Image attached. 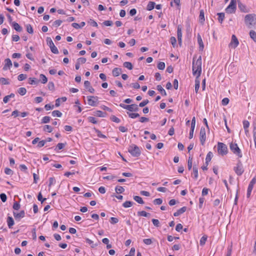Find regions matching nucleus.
I'll return each mask as SVG.
<instances>
[{
	"label": "nucleus",
	"mask_w": 256,
	"mask_h": 256,
	"mask_svg": "<svg viewBox=\"0 0 256 256\" xmlns=\"http://www.w3.org/2000/svg\"><path fill=\"white\" fill-rule=\"evenodd\" d=\"M149 102V101L148 100H143L142 102H140L139 104V106L140 107H144Z\"/></svg>",
	"instance_id": "680f3d73"
},
{
	"label": "nucleus",
	"mask_w": 256,
	"mask_h": 256,
	"mask_svg": "<svg viewBox=\"0 0 256 256\" xmlns=\"http://www.w3.org/2000/svg\"><path fill=\"white\" fill-rule=\"evenodd\" d=\"M170 42L174 48H175L176 45V40L175 37L172 36L170 38Z\"/></svg>",
	"instance_id": "37998d69"
},
{
	"label": "nucleus",
	"mask_w": 256,
	"mask_h": 256,
	"mask_svg": "<svg viewBox=\"0 0 256 256\" xmlns=\"http://www.w3.org/2000/svg\"><path fill=\"white\" fill-rule=\"evenodd\" d=\"M138 216L148 217L150 215V213H148V212H145V211L142 210V211L138 212Z\"/></svg>",
	"instance_id": "7c9ffc66"
},
{
	"label": "nucleus",
	"mask_w": 256,
	"mask_h": 256,
	"mask_svg": "<svg viewBox=\"0 0 256 256\" xmlns=\"http://www.w3.org/2000/svg\"><path fill=\"white\" fill-rule=\"evenodd\" d=\"M236 0H231L230 4L226 8V12L228 14H233L236 12Z\"/></svg>",
	"instance_id": "20e7f679"
},
{
	"label": "nucleus",
	"mask_w": 256,
	"mask_h": 256,
	"mask_svg": "<svg viewBox=\"0 0 256 256\" xmlns=\"http://www.w3.org/2000/svg\"><path fill=\"white\" fill-rule=\"evenodd\" d=\"M256 183V177H254L250 182L249 184V186H251L252 187H254V186Z\"/></svg>",
	"instance_id": "774afa93"
},
{
	"label": "nucleus",
	"mask_w": 256,
	"mask_h": 256,
	"mask_svg": "<svg viewBox=\"0 0 256 256\" xmlns=\"http://www.w3.org/2000/svg\"><path fill=\"white\" fill-rule=\"evenodd\" d=\"M12 26L16 31L18 32H20L22 30V27L16 22H12Z\"/></svg>",
	"instance_id": "6ab92c4d"
},
{
	"label": "nucleus",
	"mask_w": 256,
	"mask_h": 256,
	"mask_svg": "<svg viewBox=\"0 0 256 256\" xmlns=\"http://www.w3.org/2000/svg\"><path fill=\"white\" fill-rule=\"evenodd\" d=\"M88 122L92 123V124H96L98 121L93 116H89L88 118Z\"/></svg>",
	"instance_id": "5fc2aeb1"
},
{
	"label": "nucleus",
	"mask_w": 256,
	"mask_h": 256,
	"mask_svg": "<svg viewBox=\"0 0 256 256\" xmlns=\"http://www.w3.org/2000/svg\"><path fill=\"white\" fill-rule=\"evenodd\" d=\"M196 56L193 58L192 70V74L194 76L198 74L200 76L202 72V56H200L195 62Z\"/></svg>",
	"instance_id": "f257e3e1"
},
{
	"label": "nucleus",
	"mask_w": 256,
	"mask_h": 256,
	"mask_svg": "<svg viewBox=\"0 0 256 256\" xmlns=\"http://www.w3.org/2000/svg\"><path fill=\"white\" fill-rule=\"evenodd\" d=\"M208 236L206 235H204L200 240V244L201 246H204L207 240Z\"/></svg>",
	"instance_id": "c9c22d12"
},
{
	"label": "nucleus",
	"mask_w": 256,
	"mask_h": 256,
	"mask_svg": "<svg viewBox=\"0 0 256 256\" xmlns=\"http://www.w3.org/2000/svg\"><path fill=\"white\" fill-rule=\"evenodd\" d=\"M38 199L39 201H40L42 203L44 202L46 199V198H43L42 193L39 192L38 196Z\"/></svg>",
	"instance_id": "13d9d810"
},
{
	"label": "nucleus",
	"mask_w": 256,
	"mask_h": 256,
	"mask_svg": "<svg viewBox=\"0 0 256 256\" xmlns=\"http://www.w3.org/2000/svg\"><path fill=\"white\" fill-rule=\"evenodd\" d=\"M133 204V202L131 201H126L122 204L124 208H127L132 206Z\"/></svg>",
	"instance_id": "ea45409f"
},
{
	"label": "nucleus",
	"mask_w": 256,
	"mask_h": 256,
	"mask_svg": "<svg viewBox=\"0 0 256 256\" xmlns=\"http://www.w3.org/2000/svg\"><path fill=\"white\" fill-rule=\"evenodd\" d=\"M155 4H156L154 2H150L147 5L146 10H153L154 8Z\"/></svg>",
	"instance_id": "bb28decb"
},
{
	"label": "nucleus",
	"mask_w": 256,
	"mask_h": 256,
	"mask_svg": "<svg viewBox=\"0 0 256 256\" xmlns=\"http://www.w3.org/2000/svg\"><path fill=\"white\" fill-rule=\"evenodd\" d=\"M62 22L61 20H56L53 22L52 26L58 27V26H60L62 24Z\"/></svg>",
	"instance_id": "4d7b16f0"
},
{
	"label": "nucleus",
	"mask_w": 256,
	"mask_h": 256,
	"mask_svg": "<svg viewBox=\"0 0 256 256\" xmlns=\"http://www.w3.org/2000/svg\"><path fill=\"white\" fill-rule=\"evenodd\" d=\"M4 66L2 68L4 70H10L12 66V64L11 60L9 58H7L4 60Z\"/></svg>",
	"instance_id": "ddd939ff"
},
{
	"label": "nucleus",
	"mask_w": 256,
	"mask_h": 256,
	"mask_svg": "<svg viewBox=\"0 0 256 256\" xmlns=\"http://www.w3.org/2000/svg\"><path fill=\"white\" fill-rule=\"evenodd\" d=\"M234 170L238 176H241L243 174L244 170L240 161L239 160L236 166L234 168Z\"/></svg>",
	"instance_id": "1a4fd4ad"
},
{
	"label": "nucleus",
	"mask_w": 256,
	"mask_h": 256,
	"mask_svg": "<svg viewBox=\"0 0 256 256\" xmlns=\"http://www.w3.org/2000/svg\"><path fill=\"white\" fill-rule=\"evenodd\" d=\"M0 198L2 202H6L7 200V196L5 194L2 193L0 194Z\"/></svg>",
	"instance_id": "052dcab7"
},
{
	"label": "nucleus",
	"mask_w": 256,
	"mask_h": 256,
	"mask_svg": "<svg viewBox=\"0 0 256 256\" xmlns=\"http://www.w3.org/2000/svg\"><path fill=\"white\" fill-rule=\"evenodd\" d=\"M8 226L10 228H12L14 224V220L12 217L8 216L7 218Z\"/></svg>",
	"instance_id": "4be33fe9"
},
{
	"label": "nucleus",
	"mask_w": 256,
	"mask_h": 256,
	"mask_svg": "<svg viewBox=\"0 0 256 256\" xmlns=\"http://www.w3.org/2000/svg\"><path fill=\"white\" fill-rule=\"evenodd\" d=\"M106 26H112L113 24V22L112 20H105L102 23Z\"/></svg>",
	"instance_id": "69168bd1"
},
{
	"label": "nucleus",
	"mask_w": 256,
	"mask_h": 256,
	"mask_svg": "<svg viewBox=\"0 0 256 256\" xmlns=\"http://www.w3.org/2000/svg\"><path fill=\"white\" fill-rule=\"evenodd\" d=\"M154 225L156 227L160 226V222L157 219H152V220Z\"/></svg>",
	"instance_id": "e2e57ef3"
},
{
	"label": "nucleus",
	"mask_w": 256,
	"mask_h": 256,
	"mask_svg": "<svg viewBox=\"0 0 256 256\" xmlns=\"http://www.w3.org/2000/svg\"><path fill=\"white\" fill-rule=\"evenodd\" d=\"M200 139L201 144L204 146L206 140V129H200Z\"/></svg>",
	"instance_id": "9b49d317"
},
{
	"label": "nucleus",
	"mask_w": 256,
	"mask_h": 256,
	"mask_svg": "<svg viewBox=\"0 0 256 256\" xmlns=\"http://www.w3.org/2000/svg\"><path fill=\"white\" fill-rule=\"evenodd\" d=\"M94 132L95 133H96L97 134L98 136L100 138H106V136L102 134L101 133V132L97 129H94Z\"/></svg>",
	"instance_id": "a18cd8bd"
},
{
	"label": "nucleus",
	"mask_w": 256,
	"mask_h": 256,
	"mask_svg": "<svg viewBox=\"0 0 256 256\" xmlns=\"http://www.w3.org/2000/svg\"><path fill=\"white\" fill-rule=\"evenodd\" d=\"M212 156H213V154L211 152H208V154H207L206 158V162H205V164H206V166L208 165V162L211 160Z\"/></svg>",
	"instance_id": "5701e85b"
},
{
	"label": "nucleus",
	"mask_w": 256,
	"mask_h": 256,
	"mask_svg": "<svg viewBox=\"0 0 256 256\" xmlns=\"http://www.w3.org/2000/svg\"><path fill=\"white\" fill-rule=\"evenodd\" d=\"M110 224H114L118 222V219L116 218L112 217L110 218Z\"/></svg>",
	"instance_id": "8fccbe9b"
},
{
	"label": "nucleus",
	"mask_w": 256,
	"mask_h": 256,
	"mask_svg": "<svg viewBox=\"0 0 256 256\" xmlns=\"http://www.w3.org/2000/svg\"><path fill=\"white\" fill-rule=\"evenodd\" d=\"M120 106L124 109L128 110L130 112L132 111H138V105L136 104H132L130 105H126L123 104H120Z\"/></svg>",
	"instance_id": "6e6552de"
},
{
	"label": "nucleus",
	"mask_w": 256,
	"mask_h": 256,
	"mask_svg": "<svg viewBox=\"0 0 256 256\" xmlns=\"http://www.w3.org/2000/svg\"><path fill=\"white\" fill-rule=\"evenodd\" d=\"M162 200L160 198H156L154 200V204H156V205H160V204H162Z\"/></svg>",
	"instance_id": "864d4df0"
},
{
	"label": "nucleus",
	"mask_w": 256,
	"mask_h": 256,
	"mask_svg": "<svg viewBox=\"0 0 256 256\" xmlns=\"http://www.w3.org/2000/svg\"><path fill=\"white\" fill-rule=\"evenodd\" d=\"M217 15L218 16V20L220 23L222 24L223 20L224 18V12L218 13Z\"/></svg>",
	"instance_id": "c85d7f7f"
},
{
	"label": "nucleus",
	"mask_w": 256,
	"mask_h": 256,
	"mask_svg": "<svg viewBox=\"0 0 256 256\" xmlns=\"http://www.w3.org/2000/svg\"><path fill=\"white\" fill-rule=\"evenodd\" d=\"M13 214L14 217V218L17 219H20V218H22L24 217L25 216V212L24 210H21L20 212L18 213L16 212H14Z\"/></svg>",
	"instance_id": "dca6fc26"
},
{
	"label": "nucleus",
	"mask_w": 256,
	"mask_h": 256,
	"mask_svg": "<svg viewBox=\"0 0 256 256\" xmlns=\"http://www.w3.org/2000/svg\"><path fill=\"white\" fill-rule=\"evenodd\" d=\"M194 174L193 178L196 180L198 178V168L196 165H194L192 168Z\"/></svg>",
	"instance_id": "b1692460"
},
{
	"label": "nucleus",
	"mask_w": 256,
	"mask_h": 256,
	"mask_svg": "<svg viewBox=\"0 0 256 256\" xmlns=\"http://www.w3.org/2000/svg\"><path fill=\"white\" fill-rule=\"evenodd\" d=\"M192 164V157L190 156L188 161V168L189 170H191Z\"/></svg>",
	"instance_id": "2f4dec72"
},
{
	"label": "nucleus",
	"mask_w": 256,
	"mask_h": 256,
	"mask_svg": "<svg viewBox=\"0 0 256 256\" xmlns=\"http://www.w3.org/2000/svg\"><path fill=\"white\" fill-rule=\"evenodd\" d=\"M52 116L54 117H60L62 116V113L58 110H54L52 112Z\"/></svg>",
	"instance_id": "f704fd0d"
},
{
	"label": "nucleus",
	"mask_w": 256,
	"mask_h": 256,
	"mask_svg": "<svg viewBox=\"0 0 256 256\" xmlns=\"http://www.w3.org/2000/svg\"><path fill=\"white\" fill-rule=\"evenodd\" d=\"M88 104L92 106H95L98 103V97L96 96H87Z\"/></svg>",
	"instance_id": "0eeeda50"
},
{
	"label": "nucleus",
	"mask_w": 256,
	"mask_h": 256,
	"mask_svg": "<svg viewBox=\"0 0 256 256\" xmlns=\"http://www.w3.org/2000/svg\"><path fill=\"white\" fill-rule=\"evenodd\" d=\"M40 82L42 83V84H46L47 82H48V78H47L46 76L45 75L43 74H40Z\"/></svg>",
	"instance_id": "cd10ccee"
},
{
	"label": "nucleus",
	"mask_w": 256,
	"mask_h": 256,
	"mask_svg": "<svg viewBox=\"0 0 256 256\" xmlns=\"http://www.w3.org/2000/svg\"><path fill=\"white\" fill-rule=\"evenodd\" d=\"M218 152L222 156L226 155L228 153L227 146L222 142H218Z\"/></svg>",
	"instance_id": "39448f33"
},
{
	"label": "nucleus",
	"mask_w": 256,
	"mask_h": 256,
	"mask_svg": "<svg viewBox=\"0 0 256 256\" xmlns=\"http://www.w3.org/2000/svg\"><path fill=\"white\" fill-rule=\"evenodd\" d=\"M123 65H124V67L128 68L130 70H131L133 68L132 64L130 62H124V63Z\"/></svg>",
	"instance_id": "72a5a7b5"
},
{
	"label": "nucleus",
	"mask_w": 256,
	"mask_h": 256,
	"mask_svg": "<svg viewBox=\"0 0 256 256\" xmlns=\"http://www.w3.org/2000/svg\"><path fill=\"white\" fill-rule=\"evenodd\" d=\"M26 31L28 32L30 34H32L34 32L33 28L30 24L26 25Z\"/></svg>",
	"instance_id": "a19ab883"
},
{
	"label": "nucleus",
	"mask_w": 256,
	"mask_h": 256,
	"mask_svg": "<svg viewBox=\"0 0 256 256\" xmlns=\"http://www.w3.org/2000/svg\"><path fill=\"white\" fill-rule=\"evenodd\" d=\"M182 26L181 25H178L177 27V36L178 42L180 46L182 43Z\"/></svg>",
	"instance_id": "4468645a"
},
{
	"label": "nucleus",
	"mask_w": 256,
	"mask_h": 256,
	"mask_svg": "<svg viewBox=\"0 0 256 256\" xmlns=\"http://www.w3.org/2000/svg\"><path fill=\"white\" fill-rule=\"evenodd\" d=\"M229 99L227 98H225L222 99V104L223 106H226L229 102Z\"/></svg>",
	"instance_id": "0e129e2a"
},
{
	"label": "nucleus",
	"mask_w": 256,
	"mask_h": 256,
	"mask_svg": "<svg viewBox=\"0 0 256 256\" xmlns=\"http://www.w3.org/2000/svg\"><path fill=\"white\" fill-rule=\"evenodd\" d=\"M187 210V208L186 206H183L180 209L178 210L177 212H175L174 214V216H178L181 214L184 213Z\"/></svg>",
	"instance_id": "a211bd4d"
},
{
	"label": "nucleus",
	"mask_w": 256,
	"mask_h": 256,
	"mask_svg": "<svg viewBox=\"0 0 256 256\" xmlns=\"http://www.w3.org/2000/svg\"><path fill=\"white\" fill-rule=\"evenodd\" d=\"M204 20V10H201L200 12L199 22L200 24H203Z\"/></svg>",
	"instance_id": "412c9836"
},
{
	"label": "nucleus",
	"mask_w": 256,
	"mask_h": 256,
	"mask_svg": "<svg viewBox=\"0 0 256 256\" xmlns=\"http://www.w3.org/2000/svg\"><path fill=\"white\" fill-rule=\"evenodd\" d=\"M250 38L252 39L254 42H256V32L254 30H252L250 31Z\"/></svg>",
	"instance_id": "e433bc0d"
},
{
	"label": "nucleus",
	"mask_w": 256,
	"mask_h": 256,
	"mask_svg": "<svg viewBox=\"0 0 256 256\" xmlns=\"http://www.w3.org/2000/svg\"><path fill=\"white\" fill-rule=\"evenodd\" d=\"M50 116H45L42 120V122L43 124H46L50 122Z\"/></svg>",
	"instance_id": "de8ad7c7"
},
{
	"label": "nucleus",
	"mask_w": 256,
	"mask_h": 256,
	"mask_svg": "<svg viewBox=\"0 0 256 256\" xmlns=\"http://www.w3.org/2000/svg\"><path fill=\"white\" fill-rule=\"evenodd\" d=\"M48 88L50 90H54V85L53 82H50L48 84Z\"/></svg>",
	"instance_id": "603ef678"
},
{
	"label": "nucleus",
	"mask_w": 256,
	"mask_h": 256,
	"mask_svg": "<svg viewBox=\"0 0 256 256\" xmlns=\"http://www.w3.org/2000/svg\"><path fill=\"white\" fill-rule=\"evenodd\" d=\"M94 115L98 117L104 118L106 116V113L101 110H96L94 112Z\"/></svg>",
	"instance_id": "393cba45"
},
{
	"label": "nucleus",
	"mask_w": 256,
	"mask_h": 256,
	"mask_svg": "<svg viewBox=\"0 0 256 256\" xmlns=\"http://www.w3.org/2000/svg\"><path fill=\"white\" fill-rule=\"evenodd\" d=\"M26 74H20L18 76V79L20 81H22L25 80L26 78Z\"/></svg>",
	"instance_id": "3c124183"
},
{
	"label": "nucleus",
	"mask_w": 256,
	"mask_h": 256,
	"mask_svg": "<svg viewBox=\"0 0 256 256\" xmlns=\"http://www.w3.org/2000/svg\"><path fill=\"white\" fill-rule=\"evenodd\" d=\"M84 86L86 88L90 93H94V90L92 86H90V83L89 81H84Z\"/></svg>",
	"instance_id": "2eb2a0df"
},
{
	"label": "nucleus",
	"mask_w": 256,
	"mask_h": 256,
	"mask_svg": "<svg viewBox=\"0 0 256 256\" xmlns=\"http://www.w3.org/2000/svg\"><path fill=\"white\" fill-rule=\"evenodd\" d=\"M238 7L242 12L247 13L250 12L249 8H248L244 4H242L240 0H238Z\"/></svg>",
	"instance_id": "f8f14e48"
},
{
	"label": "nucleus",
	"mask_w": 256,
	"mask_h": 256,
	"mask_svg": "<svg viewBox=\"0 0 256 256\" xmlns=\"http://www.w3.org/2000/svg\"><path fill=\"white\" fill-rule=\"evenodd\" d=\"M244 22L249 28H256V14H248L244 17Z\"/></svg>",
	"instance_id": "f03ea898"
},
{
	"label": "nucleus",
	"mask_w": 256,
	"mask_h": 256,
	"mask_svg": "<svg viewBox=\"0 0 256 256\" xmlns=\"http://www.w3.org/2000/svg\"><path fill=\"white\" fill-rule=\"evenodd\" d=\"M18 93L21 96H24L26 92V90L24 88H18Z\"/></svg>",
	"instance_id": "4c0bfd02"
},
{
	"label": "nucleus",
	"mask_w": 256,
	"mask_h": 256,
	"mask_svg": "<svg viewBox=\"0 0 256 256\" xmlns=\"http://www.w3.org/2000/svg\"><path fill=\"white\" fill-rule=\"evenodd\" d=\"M122 72V70L120 68H114L112 71V74L114 76H120V73Z\"/></svg>",
	"instance_id": "aec40b11"
},
{
	"label": "nucleus",
	"mask_w": 256,
	"mask_h": 256,
	"mask_svg": "<svg viewBox=\"0 0 256 256\" xmlns=\"http://www.w3.org/2000/svg\"><path fill=\"white\" fill-rule=\"evenodd\" d=\"M129 116L132 118H135L140 116L139 114L138 113H128V112Z\"/></svg>",
	"instance_id": "6e6d98bb"
},
{
	"label": "nucleus",
	"mask_w": 256,
	"mask_h": 256,
	"mask_svg": "<svg viewBox=\"0 0 256 256\" xmlns=\"http://www.w3.org/2000/svg\"><path fill=\"white\" fill-rule=\"evenodd\" d=\"M157 90H158L162 95V96H166V90L164 89V88L161 85H158L156 86Z\"/></svg>",
	"instance_id": "a878e982"
},
{
	"label": "nucleus",
	"mask_w": 256,
	"mask_h": 256,
	"mask_svg": "<svg viewBox=\"0 0 256 256\" xmlns=\"http://www.w3.org/2000/svg\"><path fill=\"white\" fill-rule=\"evenodd\" d=\"M115 190L117 193H122L124 191V188L122 186H117L116 187Z\"/></svg>",
	"instance_id": "58836bf2"
},
{
	"label": "nucleus",
	"mask_w": 256,
	"mask_h": 256,
	"mask_svg": "<svg viewBox=\"0 0 256 256\" xmlns=\"http://www.w3.org/2000/svg\"><path fill=\"white\" fill-rule=\"evenodd\" d=\"M39 80L34 78H30L28 79V83L30 84H37Z\"/></svg>",
	"instance_id": "c756f323"
},
{
	"label": "nucleus",
	"mask_w": 256,
	"mask_h": 256,
	"mask_svg": "<svg viewBox=\"0 0 256 256\" xmlns=\"http://www.w3.org/2000/svg\"><path fill=\"white\" fill-rule=\"evenodd\" d=\"M134 200H136V202H138L140 204H144V202L142 200V198L140 196H134Z\"/></svg>",
	"instance_id": "473e14b6"
},
{
	"label": "nucleus",
	"mask_w": 256,
	"mask_h": 256,
	"mask_svg": "<svg viewBox=\"0 0 256 256\" xmlns=\"http://www.w3.org/2000/svg\"><path fill=\"white\" fill-rule=\"evenodd\" d=\"M46 43H47L48 45L50 47L54 45V42H52V38H50V37H48L46 38Z\"/></svg>",
	"instance_id": "c03bdc74"
},
{
	"label": "nucleus",
	"mask_w": 256,
	"mask_h": 256,
	"mask_svg": "<svg viewBox=\"0 0 256 256\" xmlns=\"http://www.w3.org/2000/svg\"><path fill=\"white\" fill-rule=\"evenodd\" d=\"M4 172L6 174L8 175H12L14 174L13 171L11 169H10V168H6L4 169Z\"/></svg>",
	"instance_id": "09e8293b"
},
{
	"label": "nucleus",
	"mask_w": 256,
	"mask_h": 256,
	"mask_svg": "<svg viewBox=\"0 0 256 256\" xmlns=\"http://www.w3.org/2000/svg\"><path fill=\"white\" fill-rule=\"evenodd\" d=\"M144 242L147 245L151 244L152 242L150 238H146L143 240Z\"/></svg>",
	"instance_id": "338daca9"
},
{
	"label": "nucleus",
	"mask_w": 256,
	"mask_h": 256,
	"mask_svg": "<svg viewBox=\"0 0 256 256\" xmlns=\"http://www.w3.org/2000/svg\"><path fill=\"white\" fill-rule=\"evenodd\" d=\"M110 120L114 122H116V123H118L120 122V120L117 118L116 116H112L111 117H110Z\"/></svg>",
	"instance_id": "bf43d9fd"
},
{
	"label": "nucleus",
	"mask_w": 256,
	"mask_h": 256,
	"mask_svg": "<svg viewBox=\"0 0 256 256\" xmlns=\"http://www.w3.org/2000/svg\"><path fill=\"white\" fill-rule=\"evenodd\" d=\"M238 44L239 42L237 38L235 35L233 34L232 36L231 42L229 44V47L232 48H235L238 46Z\"/></svg>",
	"instance_id": "9d476101"
},
{
	"label": "nucleus",
	"mask_w": 256,
	"mask_h": 256,
	"mask_svg": "<svg viewBox=\"0 0 256 256\" xmlns=\"http://www.w3.org/2000/svg\"><path fill=\"white\" fill-rule=\"evenodd\" d=\"M50 50L54 54H58V50L57 48L54 46H52L50 47Z\"/></svg>",
	"instance_id": "79ce46f5"
},
{
	"label": "nucleus",
	"mask_w": 256,
	"mask_h": 256,
	"mask_svg": "<svg viewBox=\"0 0 256 256\" xmlns=\"http://www.w3.org/2000/svg\"><path fill=\"white\" fill-rule=\"evenodd\" d=\"M128 152L133 156L135 157L139 156L141 154V151L140 148L136 144H131L128 148Z\"/></svg>",
	"instance_id": "7ed1b4c3"
},
{
	"label": "nucleus",
	"mask_w": 256,
	"mask_h": 256,
	"mask_svg": "<svg viewBox=\"0 0 256 256\" xmlns=\"http://www.w3.org/2000/svg\"><path fill=\"white\" fill-rule=\"evenodd\" d=\"M158 68L160 70H163L165 68V64L164 62H160L158 64Z\"/></svg>",
	"instance_id": "49530a36"
},
{
	"label": "nucleus",
	"mask_w": 256,
	"mask_h": 256,
	"mask_svg": "<svg viewBox=\"0 0 256 256\" xmlns=\"http://www.w3.org/2000/svg\"><path fill=\"white\" fill-rule=\"evenodd\" d=\"M230 150L232 151V152L234 154H236L239 158L242 157V154L241 153L240 150L236 144L232 142L230 144Z\"/></svg>",
	"instance_id": "423d86ee"
},
{
	"label": "nucleus",
	"mask_w": 256,
	"mask_h": 256,
	"mask_svg": "<svg viewBox=\"0 0 256 256\" xmlns=\"http://www.w3.org/2000/svg\"><path fill=\"white\" fill-rule=\"evenodd\" d=\"M198 42L199 45L200 50L202 51L204 48V44L202 37L200 34H198Z\"/></svg>",
	"instance_id": "f3484780"
}]
</instances>
